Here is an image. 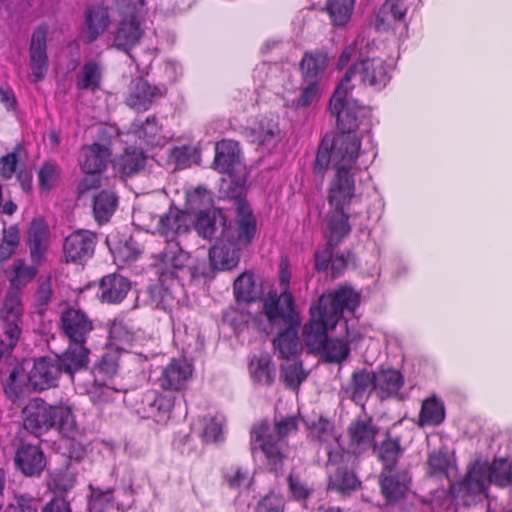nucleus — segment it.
<instances>
[{"mask_svg": "<svg viewBox=\"0 0 512 512\" xmlns=\"http://www.w3.org/2000/svg\"><path fill=\"white\" fill-rule=\"evenodd\" d=\"M378 428L371 417H357L347 428L348 445L356 453H362L375 445Z\"/></svg>", "mask_w": 512, "mask_h": 512, "instance_id": "obj_18", "label": "nucleus"}, {"mask_svg": "<svg viewBox=\"0 0 512 512\" xmlns=\"http://www.w3.org/2000/svg\"><path fill=\"white\" fill-rule=\"evenodd\" d=\"M327 65V58L323 54H306L301 62V70L305 78L309 81L322 72Z\"/></svg>", "mask_w": 512, "mask_h": 512, "instance_id": "obj_52", "label": "nucleus"}, {"mask_svg": "<svg viewBox=\"0 0 512 512\" xmlns=\"http://www.w3.org/2000/svg\"><path fill=\"white\" fill-rule=\"evenodd\" d=\"M42 512H72L70 503L61 497L50 500L42 509Z\"/></svg>", "mask_w": 512, "mask_h": 512, "instance_id": "obj_64", "label": "nucleus"}, {"mask_svg": "<svg viewBox=\"0 0 512 512\" xmlns=\"http://www.w3.org/2000/svg\"><path fill=\"white\" fill-rule=\"evenodd\" d=\"M222 435V424L215 418L205 419L202 440L206 443L217 442Z\"/></svg>", "mask_w": 512, "mask_h": 512, "instance_id": "obj_60", "label": "nucleus"}, {"mask_svg": "<svg viewBox=\"0 0 512 512\" xmlns=\"http://www.w3.org/2000/svg\"><path fill=\"white\" fill-rule=\"evenodd\" d=\"M61 171L58 165L46 162L38 172V181L41 191H50L60 181Z\"/></svg>", "mask_w": 512, "mask_h": 512, "instance_id": "obj_51", "label": "nucleus"}, {"mask_svg": "<svg viewBox=\"0 0 512 512\" xmlns=\"http://www.w3.org/2000/svg\"><path fill=\"white\" fill-rule=\"evenodd\" d=\"M374 393L381 400L398 398L404 386L403 374L394 368L380 367L373 371Z\"/></svg>", "mask_w": 512, "mask_h": 512, "instance_id": "obj_21", "label": "nucleus"}, {"mask_svg": "<svg viewBox=\"0 0 512 512\" xmlns=\"http://www.w3.org/2000/svg\"><path fill=\"white\" fill-rule=\"evenodd\" d=\"M234 294L238 301H255L262 294L261 284L252 274L243 273L234 282Z\"/></svg>", "mask_w": 512, "mask_h": 512, "instance_id": "obj_39", "label": "nucleus"}, {"mask_svg": "<svg viewBox=\"0 0 512 512\" xmlns=\"http://www.w3.org/2000/svg\"><path fill=\"white\" fill-rule=\"evenodd\" d=\"M359 304V294L342 287L323 294L311 307V320L304 328V341L311 352H349L356 347L343 339H329L328 333L341 318L344 309L353 311Z\"/></svg>", "mask_w": 512, "mask_h": 512, "instance_id": "obj_4", "label": "nucleus"}, {"mask_svg": "<svg viewBox=\"0 0 512 512\" xmlns=\"http://www.w3.org/2000/svg\"><path fill=\"white\" fill-rule=\"evenodd\" d=\"M109 333L112 340H118L123 343L130 342L133 338V335L128 326L122 321L113 322Z\"/></svg>", "mask_w": 512, "mask_h": 512, "instance_id": "obj_62", "label": "nucleus"}, {"mask_svg": "<svg viewBox=\"0 0 512 512\" xmlns=\"http://www.w3.org/2000/svg\"><path fill=\"white\" fill-rule=\"evenodd\" d=\"M374 392L373 371L361 369L354 371L345 393L356 405L365 406L371 393Z\"/></svg>", "mask_w": 512, "mask_h": 512, "instance_id": "obj_27", "label": "nucleus"}, {"mask_svg": "<svg viewBox=\"0 0 512 512\" xmlns=\"http://www.w3.org/2000/svg\"><path fill=\"white\" fill-rule=\"evenodd\" d=\"M351 459L343 449H327L328 490L349 496L360 488L361 481L350 465Z\"/></svg>", "mask_w": 512, "mask_h": 512, "instance_id": "obj_11", "label": "nucleus"}, {"mask_svg": "<svg viewBox=\"0 0 512 512\" xmlns=\"http://www.w3.org/2000/svg\"><path fill=\"white\" fill-rule=\"evenodd\" d=\"M248 371L254 382L271 386L276 378L277 367L270 354H254L249 361Z\"/></svg>", "mask_w": 512, "mask_h": 512, "instance_id": "obj_31", "label": "nucleus"}, {"mask_svg": "<svg viewBox=\"0 0 512 512\" xmlns=\"http://www.w3.org/2000/svg\"><path fill=\"white\" fill-rule=\"evenodd\" d=\"M22 415L24 429L36 437L52 429L68 437L74 428L71 408L64 405H50L40 398L30 400L24 407Z\"/></svg>", "mask_w": 512, "mask_h": 512, "instance_id": "obj_5", "label": "nucleus"}, {"mask_svg": "<svg viewBox=\"0 0 512 512\" xmlns=\"http://www.w3.org/2000/svg\"><path fill=\"white\" fill-rule=\"evenodd\" d=\"M250 449L254 456H259L264 468L275 476L283 473L288 447L284 440L276 438L271 432L267 419L255 423L249 432Z\"/></svg>", "mask_w": 512, "mask_h": 512, "instance_id": "obj_8", "label": "nucleus"}, {"mask_svg": "<svg viewBox=\"0 0 512 512\" xmlns=\"http://www.w3.org/2000/svg\"><path fill=\"white\" fill-rule=\"evenodd\" d=\"M160 276L167 278H181L194 276L192 259L178 242L168 241L164 250L158 256L156 264Z\"/></svg>", "mask_w": 512, "mask_h": 512, "instance_id": "obj_14", "label": "nucleus"}, {"mask_svg": "<svg viewBox=\"0 0 512 512\" xmlns=\"http://www.w3.org/2000/svg\"><path fill=\"white\" fill-rule=\"evenodd\" d=\"M332 425L330 421L324 417H319L316 421L312 422L309 427V435L312 440L319 443H325L331 436Z\"/></svg>", "mask_w": 512, "mask_h": 512, "instance_id": "obj_59", "label": "nucleus"}, {"mask_svg": "<svg viewBox=\"0 0 512 512\" xmlns=\"http://www.w3.org/2000/svg\"><path fill=\"white\" fill-rule=\"evenodd\" d=\"M107 241L113 244L111 251L115 255V258L123 262L137 259L143 251L142 245L137 242L134 236H129L119 243H115L111 238H108Z\"/></svg>", "mask_w": 512, "mask_h": 512, "instance_id": "obj_43", "label": "nucleus"}, {"mask_svg": "<svg viewBox=\"0 0 512 512\" xmlns=\"http://www.w3.org/2000/svg\"><path fill=\"white\" fill-rule=\"evenodd\" d=\"M119 368L117 354H102L93 367L95 381H105L116 375Z\"/></svg>", "mask_w": 512, "mask_h": 512, "instance_id": "obj_46", "label": "nucleus"}, {"mask_svg": "<svg viewBox=\"0 0 512 512\" xmlns=\"http://www.w3.org/2000/svg\"><path fill=\"white\" fill-rule=\"evenodd\" d=\"M48 228L42 220H34L28 231V246L33 262L40 263L48 249Z\"/></svg>", "mask_w": 512, "mask_h": 512, "instance_id": "obj_34", "label": "nucleus"}, {"mask_svg": "<svg viewBox=\"0 0 512 512\" xmlns=\"http://www.w3.org/2000/svg\"><path fill=\"white\" fill-rule=\"evenodd\" d=\"M96 236L88 230H78L70 234L64 241L63 251L67 262L84 263L94 253Z\"/></svg>", "mask_w": 512, "mask_h": 512, "instance_id": "obj_17", "label": "nucleus"}, {"mask_svg": "<svg viewBox=\"0 0 512 512\" xmlns=\"http://www.w3.org/2000/svg\"><path fill=\"white\" fill-rule=\"evenodd\" d=\"M445 420V406L436 396L423 400L418 417L420 427L439 426Z\"/></svg>", "mask_w": 512, "mask_h": 512, "instance_id": "obj_36", "label": "nucleus"}, {"mask_svg": "<svg viewBox=\"0 0 512 512\" xmlns=\"http://www.w3.org/2000/svg\"><path fill=\"white\" fill-rule=\"evenodd\" d=\"M44 355L34 361L28 375V381L37 391H44L57 385L62 373L73 378L76 372L85 369L89 363V354H53Z\"/></svg>", "mask_w": 512, "mask_h": 512, "instance_id": "obj_7", "label": "nucleus"}, {"mask_svg": "<svg viewBox=\"0 0 512 512\" xmlns=\"http://www.w3.org/2000/svg\"><path fill=\"white\" fill-rule=\"evenodd\" d=\"M426 466L428 476L442 478L448 475L450 460L445 453L434 451L428 455Z\"/></svg>", "mask_w": 512, "mask_h": 512, "instance_id": "obj_50", "label": "nucleus"}, {"mask_svg": "<svg viewBox=\"0 0 512 512\" xmlns=\"http://www.w3.org/2000/svg\"><path fill=\"white\" fill-rule=\"evenodd\" d=\"M17 470L28 477L39 476L46 466L44 452L37 445L23 443L14 455Z\"/></svg>", "mask_w": 512, "mask_h": 512, "instance_id": "obj_20", "label": "nucleus"}, {"mask_svg": "<svg viewBox=\"0 0 512 512\" xmlns=\"http://www.w3.org/2000/svg\"><path fill=\"white\" fill-rule=\"evenodd\" d=\"M11 269L12 274L10 275V282L15 288L25 286L36 275V269L26 265L22 260H16Z\"/></svg>", "mask_w": 512, "mask_h": 512, "instance_id": "obj_53", "label": "nucleus"}, {"mask_svg": "<svg viewBox=\"0 0 512 512\" xmlns=\"http://www.w3.org/2000/svg\"><path fill=\"white\" fill-rule=\"evenodd\" d=\"M118 199L114 192L103 190L94 197L93 214L98 223L107 222L116 211Z\"/></svg>", "mask_w": 512, "mask_h": 512, "instance_id": "obj_40", "label": "nucleus"}, {"mask_svg": "<svg viewBox=\"0 0 512 512\" xmlns=\"http://www.w3.org/2000/svg\"><path fill=\"white\" fill-rule=\"evenodd\" d=\"M144 164V156L139 149H127L115 162V168L126 176L139 171Z\"/></svg>", "mask_w": 512, "mask_h": 512, "instance_id": "obj_44", "label": "nucleus"}, {"mask_svg": "<svg viewBox=\"0 0 512 512\" xmlns=\"http://www.w3.org/2000/svg\"><path fill=\"white\" fill-rule=\"evenodd\" d=\"M273 424L274 435L281 440L298 431V419L295 416L275 417Z\"/></svg>", "mask_w": 512, "mask_h": 512, "instance_id": "obj_57", "label": "nucleus"}, {"mask_svg": "<svg viewBox=\"0 0 512 512\" xmlns=\"http://www.w3.org/2000/svg\"><path fill=\"white\" fill-rule=\"evenodd\" d=\"M160 128L155 119H147V121L135 133L139 138L144 139L151 145H162L164 138L159 134Z\"/></svg>", "mask_w": 512, "mask_h": 512, "instance_id": "obj_56", "label": "nucleus"}, {"mask_svg": "<svg viewBox=\"0 0 512 512\" xmlns=\"http://www.w3.org/2000/svg\"><path fill=\"white\" fill-rule=\"evenodd\" d=\"M236 220L226 224V216L220 209L200 211L196 216L195 229L206 239L212 238L221 228L218 243L210 250V260L215 268L231 270L240 260V252L252 241L256 232V222L248 203L242 197L232 198Z\"/></svg>", "mask_w": 512, "mask_h": 512, "instance_id": "obj_3", "label": "nucleus"}, {"mask_svg": "<svg viewBox=\"0 0 512 512\" xmlns=\"http://www.w3.org/2000/svg\"><path fill=\"white\" fill-rule=\"evenodd\" d=\"M288 491L295 501L306 500L313 490L297 475L291 471L287 477Z\"/></svg>", "mask_w": 512, "mask_h": 512, "instance_id": "obj_54", "label": "nucleus"}, {"mask_svg": "<svg viewBox=\"0 0 512 512\" xmlns=\"http://www.w3.org/2000/svg\"><path fill=\"white\" fill-rule=\"evenodd\" d=\"M159 230L157 233L168 241L174 239L189 230L188 216L185 212L177 209H170L169 212L159 217Z\"/></svg>", "mask_w": 512, "mask_h": 512, "instance_id": "obj_33", "label": "nucleus"}, {"mask_svg": "<svg viewBox=\"0 0 512 512\" xmlns=\"http://www.w3.org/2000/svg\"><path fill=\"white\" fill-rule=\"evenodd\" d=\"M290 275L282 270L280 285L282 292L279 297L270 294L264 303L265 314L269 322L273 325L287 326L286 330L273 340V345L278 352H292L296 349V330L298 316L293 308L292 296L287 292V285Z\"/></svg>", "mask_w": 512, "mask_h": 512, "instance_id": "obj_6", "label": "nucleus"}, {"mask_svg": "<svg viewBox=\"0 0 512 512\" xmlns=\"http://www.w3.org/2000/svg\"><path fill=\"white\" fill-rule=\"evenodd\" d=\"M297 354H281L284 361L281 365V379L286 388L298 392L300 386L306 381L309 372L303 368L302 361L297 357Z\"/></svg>", "mask_w": 512, "mask_h": 512, "instance_id": "obj_28", "label": "nucleus"}, {"mask_svg": "<svg viewBox=\"0 0 512 512\" xmlns=\"http://www.w3.org/2000/svg\"><path fill=\"white\" fill-rule=\"evenodd\" d=\"M280 140V129L277 121L270 118L261 119L252 129V141L261 146L271 148Z\"/></svg>", "mask_w": 512, "mask_h": 512, "instance_id": "obj_38", "label": "nucleus"}, {"mask_svg": "<svg viewBox=\"0 0 512 512\" xmlns=\"http://www.w3.org/2000/svg\"><path fill=\"white\" fill-rule=\"evenodd\" d=\"M23 306L20 294L11 291L7 294L2 308L0 318L5 323V331L0 339V352H9L15 349L21 334Z\"/></svg>", "mask_w": 512, "mask_h": 512, "instance_id": "obj_13", "label": "nucleus"}, {"mask_svg": "<svg viewBox=\"0 0 512 512\" xmlns=\"http://www.w3.org/2000/svg\"><path fill=\"white\" fill-rule=\"evenodd\" d=\"M88 490L90 491L88 498L90 512H106L113 507L115 502L114 488L108 487L106 489H102L89 484Z\"/></svg>", "mask_w": 512, "mask_h": 512, "instance_id": "obj_42", "label": "nucleus"}, {"mask_svg": "<svg viewBox=\"0 0 512 512\" xmlns=\"http://www.w3.org/2000/svg\"><path fill=\"white\" fill-rule=\"evenodd\" d=\"M284 498L275 493H269L262 497L256 504L255 512H283Z\"/></svg>", "mask_w": 512, "mask_h": 512, "instance_id": "obj_58", "label": "nucleus"}, {"mask_svg": "<svg viewBox=\"0 0 512 512\" xmlns=\"http://www.w3.org/2000/svg\"><path fill=\"white\" fill-rule=\"evenodd\" d=\"M101 68L94 62L86 63L78 74L77 84L82 89L95 90L100 84Z\"/></svg>", "mask_w": 512, "mask_h": 512, "instance_id": "obj_49", "label": "nucleus"}, {"mask_svg": "<svg viewBox=\"0 0 512 512\" xmlns=\"http://www.w3.org/2000/svg\"><path fill=\"white\" fill-rule=\"evenodd\" d=\"M171 392L161 393L149 390L144 393L142 404L147 407V409L144 408V412L157 416L160 419L169 418L176 402V396Z\"/></svg>", "mask_w": 512, "mask_h": 512, "instance_id": "obj_29", "label": "nucleus"}, {"mask_svg": "<svg viewBox=\"0 0 512 512\" xmlns=\"http://www.w3.org/2000/svg\"><path fill=\"white\" fill-rule=\"evenodd\" d=\"M115 0L110 6L97 5L88 9L85 22L81 30V39L86 43L95 41L109 27L112 21L117 20V12H114Z\"/></svg>", "mask_w": 512, "mask_h": 512, "instance_id": "obj_16", "label": "nucleus"}, {"mask_svg": "<svg viewBox=\"0 0 512 512\" xmlns=\"http://www.w3.org/2000/svg\"><path fill=\"white\" fill-rule=\"evenodd\" d=\"M0 364L12 366L8 378L3 382L5 395L13 403L24 397L28 384V376L22 363H19L14 354H0Z\"/></svg>", "mask_w": 512, "mask_h": 512, "instance_id": "obj_19", "label": "nucleus"}, {"mask_svg": "<svg viewBox=\"0 0 512 512\" xmlns=\"http://www.w3.org/2000/svg\"><path fill=\"white\" fill-rule=\"evenodd\" d=\"M186 206L190 212L200 214V211L209 210L212 207V198L208 191L199 187L187 192Z\"/></svg>", "mask_w": 512, "mask_h": 512, "instance_id": "obj_48", "label": "nucleus"}, {"mask_svg": "<svg viewBox=\"0 0 512 512\" xmlns=\"http://www.w3.org/2000/svg\"><path fill=\"white\" fill-rule=\"evenodd\" d=\"M450 495L463 506L476 505L487 497V467L480 461L471 463L464 476L450 485Z\"/></svg>", "mask_w": 512, "mask_h": 512, "instance_id": "obj_12", "label": "nucleus"}, {"mask_svg": "<svg viewBox=\"0 0 512 512\" xmlns=\"http://www.w3.org/2000/svg\"><path fill=\"white\" fill-rule=\"evenodd\" d=\"M47 28L39 27L31 38L30 45V69L35 81L44 77L48 69V58L46 54Z\"/></svg>", "mask_w": 512, "mask_h": 512, "instance_id": "obj_25", "label": "nucleus"}, {"mask_svg": "<svg viewBox=\"0 0 512 512\" xmlns=\"http://www.w3.org/2000/svg\"><path fill=\"white\" fill-rule=\"evenodd\" d=\"M373 449L382 465L381 471L396 470L398 461L404 452L399 437L393 438L390 433H387L385 439L378 446L374 445Z\"/></svg>", "mask_w": 512, "mask_h": 512, "instance_id": "obj_32", "label": "nucleus"}, {"mask_svg": "<svg viewBox=\"0 0 512 512\" xmlns=\"http://www.w3.org/2000/svg\"><path fill=\"white\" fill-rule=\"evenodd\" d=\"M330 143L325 138L316 156V168L331 166L334 173L330 180L328 201L332 207L325 220V232L330 242L344 238L350 232L345 209L355 195L354 175L358 170L356 163L360 155V139L363 131H343Z\"/></svg>", "mask_w": 512, "mask_h": 512, "instance_id": "obj_1", "label": "nucleus"}, {"mask_svg": "<svg viewBox=\"0 0 512 512\" xmlns=\"http://www.w3.org/2000/svg\"><path fill=\"white\" fill-rule=\"evenodd\" d=\"M193 371V361L184 354L173 357L161 371L159 377L160 387L165 391H183L192 379Z\"/></svg>", "mask_w": 512, "mask_h": 512, "instance_id": "obj_15", "label": "nucleus"}, {"mask_svg": "<svg viewBox=\"0 0 512 512\" xmlns=\"http://www.w3.org/2000/svg\"><path fill=\"white\" fill-rule=\"evenodd\" d=\"M410 478L405 471H381L379 485L387 504H394L404 498L409 488Z\"/></svg>", "mask_w": 512, "mask_h": 512, "instance_id": "obj_22", "label": "nucleus"}, {"mask_svg": "<svg viewBox=\"0 0 512 512\" xmlns=\"http://www.w3.org/2000/svg\"><path fill=\"white\" fill-rule=\"evenodd\" d=\"M129 290L130 283L125 277L111 274L102 278L98 297L102 302L119 303L126 297Z\"/></svg>", "mask_w": 512, "mask_h": 512, "instance_id": "obj_30", "label": "nucleus"}, {"mask_svg": "<svg viewBox=\"0 0 512 512\" xmlns=\"http://www.w3.org/2000/svg\"><path fill=\"white\" fill-rule=\"evenodd\" d=\"M505 488L512 483V463L505 458L494 459L487 468V484Z\"/></svg>", "mask_w": 512, "mask_h": 512, "instance_id": "obj_41", "label": "nucleus"}, {"mask_svg": "<svg viewBox=\"0 0 512 512\" xmlns=\"http://www.w3.org/2000/svg\"><path fill=\"white\" fill-rule=\"evenodd\" d=\"M148 0H115L114 12H117L118 27L114 36V45L128 51L138 43L143 35L140 17L145 11Z\"/></svg>", "mask_w": 512, "mask_h": 512, "instance_id": "obj_10", "label": "nucleus"}, {"mask_svg": "<svg viewBox=\"0 0 512 512\" xmlns=\"http://www.w3.org/2000/svg\"><path fill=\"white\" fill-rule=\"evenodd\" d=\"M132 221L134 226L146 232L157 233L159 230V218L151 201L139 202L134 207Z\"/></svg>", "mask_w": 512, "mask_h": 512, "instance_id": "obj_37", "label": "nucleus"}, {"mask_svg": "<svg viewBox=\"0 0 512 512\" xmlns=\"http://www.w3.org/2000/svg\"><path fill=\"white\" fill-rule=\"evenodd\" d=\"M110 155L106 144L93 143L82 148L79 164L85 174H100L107 167Z\"/></svg>", "mask_w": 512, "mask_h": 512, "instance_id": "obj_26", "label": "nucleus"}, {"mask_svg": "<svg viewBox=\"0 0 512 512\" xmlns=\"http://www.w3.org/2000/svg\"><path fill=\"white\" fill-rule=\"evenodd\" d=\"M61 322L70 341L83 349L85 337L92 330V324L86 315L78 309L69 308L62 314Z\"/></svg>", "mask_w": 512, "mask_h": 512, "instance_id": "obj_24", "label": "nucleus"}, {"mask_svg": "<svg viewBox=\"0 0 512 512\" xmlns=\"http://www.w3.org/2000/svg\"><path fill=\"white\" fill-rule=\"evenodd\" d=\"M324 233H326L324 231ZM326 238L329 239V237L327 236V234H325ZM342 239H340L341 241ZM339 242L338 241H332L330 242V240H328V246L325 247L323 250L321 251H318L315 255V266H316V269L321 271V270H326L327 267H328V264L332 261L333 259V253H332V250H331V246L334 245V244H337Z\"/></svg>", "mask_w": 512, "mask_h": 512, "instance_id": "obj_61", "label": "nucleus"}, {"mask_svg": "<svg viewBox=\"0 0 512 512\" xmlns=\"http://www.w3.org/2000/svg\"><path fill=\"white\" fill-rule=\"evenodd\" d=\"M17 156L15 153L7 154L0 159V175L9 179L15 172Z\"/></svg>", "mask_w": 512, "mask_h": 512, "instance_id": "obj_63", "label": "nucleus"}, {"mask_svg": "<svg viewBox=\"0 0 512 512\" xmlns=\"http://www.w3.org/2000/svg\"><path fill=\"white\" fill-rule=\"evenodd\" d=\"M19 244V231L11 226L4 230L2 241L0 242V261L8 259Z\"/></svg>", "mask_w": 512, "mask_h": 512, "instance_id": "obj_55", "label": "nucleus"}, {"mask_svg": "<svg viewBox=\"0 0 512 512\" xmlns=\"http://www.w3.org/2000/svg\"><path fill=\"white\" fill-rule=\"evenodd\" d=\"M406 13V6L403 0H387L380 8L376 19L375 27L378 30L394 29Z\"/></svg>", "mask_w": 512, "mask_h": 512, "instance_id": "obj_35", "label": "nucleus"}, {"mask_svg": "<svg viewBox=\"0 0 512 512\" xmlns=\"http://www.w3.org/2000/svg\"><path fill=\"white\" fill-rule=\"evenodd\" d=\"M355 0H328L327 10L335 25H345L353 12Z\"/></svg>", "mask_w": 512, "mask_h": 512, "instance_id": "obj_45", "label": "nucleus"}, {"mask_svg": "<svg viewBox=\"0 0 512 512\" xmlns=\"http://www.w3.org/2000/svg\"><path fill=\"white\" fill-rule=\"evenodd\" d=\"M223 479L231 489L249 486L252 480L249 469L246 466L238 464L225 468L223 471Z\"/></svg>", "mask_w": 512, "mask_h": 512, "instance_id": "obj_47", "label": "nucleus"}, {"mask_svg": "<svg viewBox=\"0 0 512 512\" xmlns=\"http://www.w3.org/2000/svg\"><path fill=\"white\" fill-rule=\"evenodd\" d=\"M213 167L227 174V178L223 179L220 185L221 193L228 198L242 197L246 186L247 168L241 161L237 142L224 140L217 143Z\"/></svg>", "mask_w": 512, "mask_h": 512, "instance_id": "obj_9", "label": "nucleus"}, {"mask_svg": "<svg viewBox=\"0 0 512 512\" xmlns=\"http://www.w3.org/2000/svg\"><path fill=\"white\" fill-rule=\"evenodd\" d=\"M369 55L368 43H365L364 38H357L340 56L341 67L347 65L352 59L357 60V63L346 71L330 100L329 109L331 114L337 117L340 130L356 131L363 126L361 131H368V124L365 123L368 110L359 106L349 93L354 88L365 84L380 88L388 81L383 60L369 58Z\"/></svg>", "mask_w": 512, "mask_h": 512, "instance_id": "obj_2", "label": "nucleus"}, {"mask_svg": "<svg viewBox=\"0 0 512 512\" xmlns=\"http://www.w3.org/2000/svg\"><path fill=\"white\" fill-rule=\"evenodd\" d=\"M162 95V89L151 86L146 80L138 78L133 80L129 86L126 103L134 110L145 111Z\"/></svg>", "mask_w": 512, "mask_h": 512, "instance_id": "obj_23", "label": "nucleus"}]
</instances>
